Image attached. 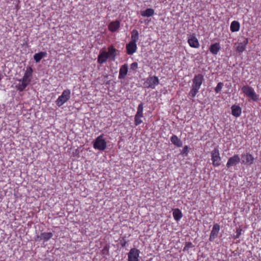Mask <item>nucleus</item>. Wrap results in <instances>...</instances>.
<instances>
[{
    "mask_svg": "<svg viewBox=\"0 0 261 261\" xmlns=\"http://www.w3.org/2000/svg\"><path fill=\"white\" fill-rule=\"evenodd\" d=\"M33 72L31 67H27L22 78L17 80L19 83L16 85V87L19 92L23 91L30 84L32 79Z\"/></svg>",
    "mask_w": 261,
    "mask_h": 261,
    "instance_id": "1",
    "label": "nucleus"
},
{
    "mask_svg": "<svg viewBox=\"0 0 261 261\" xmlns=\"http://www.w3.org/2000/svg\"><path fill=\"white\" fill-rule=\"evenodd\" d=\"M203 80V76L201 74L195 75L192 80V84L189 93V96L191 98H194L195 97L201 87Z\"/></svg>",
    "mask_w": 261,
    "mask_h": 261,
    "instance_id": "2",
    "label": "nucleus"
},
{
    "mask_svg": "<svg viewBox=\"0 0 261 261\" xmlns=\"http://www.w3.org/2000/svg\"><path fill=\"white\" fill-rule=\"evenodd\" d=\"M103 134L98 136L93 141V146L95 149L103 151L107 148V142L103 139Z\"/></svg>",
    "mask_w": 261,
    "mask_h": 261,
    "instance_id": "3",
    "label": "nucleus"
},
{
    "mask_svg": "<svg viewBox=\"0 0 261 261\" xmlns=\"http://www.w3.org/2000/svg\"><path fill=\"white\" fill-rule=\"evenodd\" d=\"M71 97V91L69 89L64 90L61 95L58 97L56 100L55 102L56 105L60 107L66 103Z\"/></svg>",
    "mask_w": 261,
    "mask_h": 261,
    "instance_id": "4",
    "label": "nucleus"
},
{
    "mask_svg": "<svg viewBox=\"0 0 261 261\" xmlns=\"http://www.w3.org/2000/svg\"><path fill=\"white\" fill-rule=\"evenodd\" d=\"M211 156L213 166L215 167H219L221 164V158L218 147H215L211 151Z\"/></svg>",
    "mask_w": 261,
    "mask_h": 261,
    "instance_id": "5",
    "label": "nucleus"
},
{
    "mask_svg": "<svg viewBox=\"0 0 261 261\" xmlns=\"http://www.w3.org/2000/svg\"><path fill=\"white\" fill-rule=\"evenodd\" d=\"M241 90L250 99L255 101L258 100V95L252 87L248 85L244 86L242 87Z\"/></svg>",
    "mask_w": 261,
    "mask_h": 261,
    "instance_id": "6",
    "label": "nucleus"
},
{
    "mask_svg": "<svg viewBox=\"0 0 261 261\" xmlns=\"http://www.w3.org/2000/svg\"><path fill=\"white\" fill-rule=\"evenodd\" d=\"M241 163L246 166H251L255 161V158L253 154L250 152L243 153L241 155Z\"/></svg>",
    "mask_w": 261,
    "mask_h": 261,
    "instance_id": "7",
    "label": "nucleus"
},
{
    "mask_svg": "<svg viewBox=\"0 0 261 261\" xmlns=\"http://www.w3.org/2000/svg\"><path fill=\"white\" fill-rule=\"evenodd\" d=\"M143 103H140L137 108V113L135 116V124L137 126L143 122Z\"/></svg>",
    "mask_w": 261,
    "mask_h": 261,
    "instance_id": "8",
    "label": "nucleus"
},
{
    "mask_svg": "<svg viewBox=\"0 0 261 261\" xmlns=\"http://www.w3.org/2000/svg\"><path fill=\"white\" fill-rule=\"evenodd\" d=\"M159 79L157 76H152L146 79L144 85L148 88L153 89L159 84Z\"/></svg>",
    "mask_w": 261,
    "mask_h": 261,
    "instance_id": "9",
    "label": "nucleus"
},
{
    "mask_svg": "<svg viewBox=\"0 0 261 261\" xmlns=\"http://www.w3.org/2000/svg\"><path fill=\"white\" fill-rule=\"evenodd\" d=\"M140 251L136 248H132L128 253V261H139Z\"/></svg>",
    "mask_w": 261,
    "mask_h": 261,
    "instance_id": "10",
    "label": "nucleus"
},
{
    "mask_svg": "<svg viewBox=\"0 0 261 261\" xmlns=\"http://www.w3.org/2000/svg\"><path fill=\"white\" fill-rule=\"evenodd\" d=\"M248 43V38H243V41L239 42L236 45V51L239 54H242L246 48L247 45Z\"/></svg>",
    "mask_w": 261,
    "mask_h": 261,
    "instance_id": "11",
    "label": "nucleus"
},
{
    "mask_svg": "<svg viewBox=\"0 0 261 261\" xmlns=\"http://www.w3.org/2000/svg\"><path fill=\"white\" fill-rule=\"evenodd\" d=\"M220 231V225L218 223L213 225L212 229L211 231L209 240L213 242L216 237H217Z\"/></svg>",
    "mask_w": 261,
    "mask_h": 261,
    "instance_id": "12",
    "label": "nucleus"
},
{
    "mask_svg": "<svg viewBox=\"0 0 261 261\" xmlns=\"http://www.w3.org/2000/svg\"><path fill=\"white\" fill-rule=\"evenodd\" d=\"M188 43L189 45L193 48H197L200 46L199 41L194 34L189 35Z\"/></svg>",
    "mask_w": 261,
    "mask_h": 261,
    "instance_id": "13",
    "label": "nucleus"
},
{
    "mask_svg": "<svg viewBox=\"0 0 261 261\" xmlns=\"http://www.w3.org/2000/svg\"><path fill=\"white\" fill-rule=\"evenodd\" d=\"M241 159L238 154H234L232 157L228 159L226 163V167L230 168L238 164L240 162Z\"/></svg>",
    "mask_w": 261,
    "mask_h": 261,
    "instance_id": "14",
    "label": "nucleus"
},
{
    "mask_svg": "<svg viewBox=\"0 0 261 261\" xmlns=\"http://www.w3.org/2000/svg\"><path fill=\"white\" fill-rule=\"evenodd\" d=\"M117 50L111 45L108 48V51H106L107 55L111 61H114L117 55Z\"/></svg>",
    "mask_w": 261,
    "mask_h": 261,
    "instance_id": "15",
    "label": "nucleus"
},
{
    "mask_svg": "<svg viewBox=\"0 0 261 261\" xmlns=\"http://www.w3.org/2000/svg\"><path fill=\"white\" fill-rule=\"evenodd\" d=\"M137 49V45L136 43L130 42L126 45V53L128 55H133Z\"/></svg>",
    "mask_w": 261,
    "mask_h": 261,
    "instance_id": "16",
    "label": "nucleus"
},
{
    "mask_svg": "<svg viewBox=\"0 0 261 261\" xmlns=\"http://www.w3.org/2000/svg\"><path fill=\"white\" fill-rule=\"evenodd\" d=\"M128 72V65L127 64H124L122 65L119 71V79H125L126 75H127Z\"/></svg>",
    "mask_w": 261,
    "mask_h": 261,
    "instance_id": "17",
    "label": "nucleus"
},
{
    "mask_svg": "<svg viewBox=\"0 0 261 261\" xmlns=\"http://www.w3.org/2000/svg\"><path fill=\"white\" fill-rule=\"evenodd\" d=\"M53 236L52 232H42L40 236H37L38 241H42L43 242H47Z\"/></svg>",
    "mask_w": 261,
    "mask_h": 261,
    "instance_id": "18",
    "label": "nucleus"
},
{
    "mask_svg": "<svg viewBox=\"0 0 261 261\" xmlns=\"http://www.w3.org/2000/svg\"><path fill=\"white\" fill-rule=\"evenodd\" d=\"M109 58L107 55L106 51L101 50L97 57V62L100 64L106 63Z\"/></svg>",
    "mask_w": 261,
    "mask_h": 261,
    "instance_id": "19",
    "label": "nucleus"
},
{
    "mask_svg": "<svg viewBox=\"0 0 261 261\" xmlns=\"http://www.w3.org/2000/svg\"><path fill=\"white\" fill-rule=\"evenodd\" d=\"M221 45L219 42L212 44L209 48L210 51L214 55H216L221 50Z\"/></svg>",
    "mask_w": 261,
    "mask_h": 261,
    "instance_id": "20",
    "label": "nucleus"
},
{
    "mask_svg": "<svg viewBox=\"0 0 261 261\" xmlns=\"http://www.w3.org/2000/svg\"><path fill=\"white\" fill-rule=\"evenodd\" d=\"M120 22L118 20L113 21L109 24L108 28L111 32H116L120 27Z\"/></svg>",
    "mask_w": 261,
    "mask_h": 261,
    "instance_id": "21",
    "label": "nucleus"
},
{
    "mask_svg": "<svg viewBox=\"0 0 261 261\" xmlns=\"http://www.w3.org/2000/svg\"><path fill=\"white\" fill-rule=\"evenodd\" d=\"M231 114L232 115L236 117H239L242 113V109L241 107L239 106L233 105L231 108Z\"/></svg>",
    "mask_w": 261,
    "mask_h": 261,
    "instance_id": "22",
    "label": "nucleus"
},
{
    "mask_svg": "<svg viewBox=\"0 0 261 261\" xmlns=\"http://www.w3.org/2000/svg\"><path fill=\"white\" fill-rule=\"evenodd\" d=\"M173 217L174 220L178 222L182 217V214L181 211L179 208L173 209Z\"/></svg>",
    "mask_w": 261,
    "mask_h": 261,
    "instance_id": "23",
    "label": "nucleus"
},
{
    "mask_svg": "<svg viewBox=\"0 0 261 261\" xmlns=\"http://www.w3.org/2000/svg\"><path fill=\"white\" fill-rule=\"evenodd\" d=\"M170 140L172 143L177 147H180L182 146V141L175 135L171 137Z\"/></svg>",
    "mask_w": 261,
    "mask_h": 261,
    "instance_id": "24",
    "label": "nucleus"
},
{
    "mask_svg": "<svg viewBox=\"0 0 261 261\" xmlns=\"http://www.w3.org/2000/svg\"><path fill=\"white\" fill-rule=\"evenodd\" d=\"M47 54L46 51H40L34 55V59L36 63H38L43 58L47 56Z\"/></svg>",
    "mask_w": 261,
    "mask_h": 261,
    "instance_id": "25",
    "label": "nucleus"
},
{
    "mask_svg": "<svg viewBox=\"0 0 261 261\" xmlns=\"http://www.w3.org/2000/svg\"><path fill=\"white\" fill-rule=\"evenodd\" d=\"M240 24L236 20L232 21L230 24V30L232 32H238L240 30Z\"/></svg>",
    "mask_w": 261,
    "mask_h": 261,
    "instance_id": "26",
    "label": "nucleus"
},
{
    "mask_svg": "<svg viewBox=\"0 0 261 261\" xmlns=\"http://www.w3.org/2000/svg\"><path fill=\"white\" fill-rule=\"evenodd\" d=\"M140 13L141 15L143 17H149L152 16L154 14V11L153 9L147 8L144 11H141Z\"/></svg>",
    "mask_w": 261,
    "mask_h": 261,
    "instance_id": "27",
    "label": "nucleus"
},
{
    "mask_svg": "<svg viewBox=\"0 0 261 261\" xmlns=\"http://www.w3.org/2000/svg\"><path fill=\"white\" fill-rule=\"evenodd\" d=\"M139 39V33L138 31L137 30H133L131 32V38H130V42L136 43L137 44V42H138Z\"/></svg>",
    "mask_w": 261,
    "mask_h": 261,
    "instance_id": "28",
    "label": "nucleus"
},
{
    "mask_svg": "<svg viewBox=\"0 0 261 261\" xmlns=\"http://www.w3.org/2000/svg\"><path fill=\"white\" fill-rule=\"evenodd\" d=\"M223 86V83L222 82H219L218 83L216 87L215 88V92L216 93H219L221 91L222 87Z\"/></svg>",
    "mask_w": 261,
    "mask_h": 261,
    "instance_id": "29",
    "label": "nucleus"
},
{
    "mask_svg": "<svg viewBox=\"0 0 261 261\" xmlns=\"http://www.w3.org/2000/svg\"><path fill=\"white\" fill-rule=\"evenodd\" d=\"M188 148H189L187 145L185 146L181 150V154L183 155L187 156L189 152Z\"/></svg>",
    "mask_w": 261,
    "mask_h": 261,
    "instance_id": "30",
    "label": "nucleus"
},
{
    "mask_svg": "<svg viewBox=\"0 0 261 261\" xmlns=\"http://www.w3.org/2000/svg\"><path fill=\"white\" fill-rule=\"evenodd\" d=\"M193 247V245L191 242L186 243L184 249L183 251H188L190 248H191Z\"/></svg>",
    "mask_w": 261,
    "mask_h": 261,
    "instance_id": "31",
    "label": "nucleus"
},
{
    "mask_svg": "<svg viewBox=\"0 0 261 261\" xmlns=\"http://www.w3.org/2000/svg\"><path fill=\"white\" fill-rule=\"evenodd\" d=\"M242 229L241 228H237L236 230V235L235 236V239H238L240 238L241 233H242Z\"/></svg>",
    "mask_w": 261,
    "mask_h": 261,
    "instance_id": "32",
    "label": "nucleus"
},
{
    "mask_svg": "<svg viewBox=\"0 0 261 261\" xmlns=\"http://www.w3.org/2000/svg\"><path fill=\"white\" fill-rule=\"evenodd\" d=\"M138 68V63L137 62H133L130 65V69L132 70H136Z\"/></svg>",
    "mask_w": 261,
    "mask_h": 261,
    "instance_id": "33",
    "label": "nucleus"
},
{
    "mask_svg": "<svg viewBox=\"0 0 261 261\" xmlns=\"http://www.w3.org/2000/svg\"><path fill=\"white\" fill-rule=\"evenodd\" d=\"M3 74L2 72L0 71V81L3 79Z\"/></svg>",
    "mask_w": 261,
    "mask_h": 261,
    "instance_id": "34",
    "label": "nucleus"
},
{
    "mask_svg": "<svg viewBox=\"0 0 261 261\" xmlns=\"http://www.w3.org/2000/svg\"><path fill=\"white\" fill-rule=\"evenodd\" d=\"M121 245H122V246L123 247H124V246H125V243H122V244H121Z\"/></svg>",
    "mask_w": 261,
    "mask_h": 261,
    "instance_id": "35",
    "label": "nucleus"
}]
</instances>
